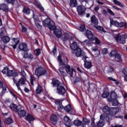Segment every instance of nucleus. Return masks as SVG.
I'll list each match as a JSON object with an SVG mask.
<instances>
[{
  "instance_id": "1",
  "label": "nucleus",
  "mask_w": 127,
  "mask_h": 127,
  "mask_svg": "<svg viewBox=\"0 0 127 127\" xmlns=\"http://www.w3.org/2000/svg\"><path fill=\"white\" fill-rule=\"evenodd\" d=\"M103 111L104 113H107L108 114L105 113L103 115H106L105 117H106L107 122H109L110 119L112 118V116H116L118 113H119V111L120 109L119 108H109L108 106H105L103 108Z\"/></svg>"
},
{
  "instance_id": "2",
  "label": "nucleus",
  "mask_w": 127,
  "mask_h": 127,
  "mask_svg": "<svg viewBox=\"0 0 127 127\" xmlns=\"http://www.w3.org/2000/svg\"><path fill=\"white\" fill-rule=\"evenodd\" d=\"M58 59L60 62V69H64L65 67V70L67 74H69L70 77H75L76 76V71L73 68H71L70 65L65 64V63L63 62L62 59H61V56H59Z\"/></svg>"
},
{
  "instance_id": "3",
  "label": "nucleus",
  "mask_w": 127,
  "mask_h": 127,
  "mask_svg": "<svg viewBox=\"0 0 127 127\" xmlns=\"http://www.w3.org/2000/svg\"><path fill=\"white\" fill-rule=\"evenodd\" d=\"M81 58L84 61V68L88 69H91L92 68V59L87 57L86 55L81 56Z\"/></svg>"
},
{
  "instance_id": "4",
  "label": "nucleus",
  "mask_w": 127,
  "mask_h": 127,
  "mask_svg": "<svg viewBox=\"0 0 127 127\" xmlns=\"http://www.w3.org/2000/svg\"><path fill=\"white\" fill-rule=\"evenodd\" d=\"M114 38L118 43L125 44L126 43V39L127 38V35H121V34H118L114 36Z\"/></svg>"
},
{
  "instance_id": "5",
  "label": "nucleus",
  "mask_w": 127,
  "mask_h": 127,
  "mask_svg": "<svg viewBox=\"0 0 127 127\" xmlns=\"http://www.w3.org/2000/svg\"><path fill=\"white\" fill-rule=\"evenodd\" d=\"M43 26L45 27H48L51 30H54L55 27L54 26V22H53L49 18H47L46 19L43 21Z\"/></svg>"
},
{
  "instance_id": "6",
  "label": "nucleus",
  "mask_w": 127,
  "mask_h": 127,
  "mask_svg": "<svg viewBox=\"0 0 127 127\" xmlns=\"http://www.w3.org/2000/svg\"><path fill=\"white\" fill-rule=\"evenodd\" d=\"M90 123V120L87 118H83L81 122L82 127H89L88 124ZM90 127H95V118H91V126Z\"/></svg>"
},
{
  "instance_id": "7",
  "label": "nucleus",
  "mask_w": 127,
  "mask_h": 127,
  "mask_svg": "<svg viewBox=\"0 0 127 127\" xmlns=\"http://www.w3.org/2000/svg\"><path fill=\"white\" fill-rule=\"evenodd\" d=\"M46 74V69L44 67L37 68L35 71V75H36L38 77L44 76Z\"/></svg>"
},
{
  "instance_id": "8",
  "label": "nucleus",
  "mask_w": 127,
  "mask_h": 127,
  "mask_svg": "<svg viewBox=\"0 0 127 127\" xmlns=\"http://www.w3.org/2000/svg\"><path fill=\"white\" fill-rule=\"evenodd\" d=\"M106 116H107L106 114H102L100 116V120L96 123V127H103L105 126V120L107 121Z\"/></svg>"
},
{
  "instance_id": "9",
  "label": "nucleus",
  "mask_w": 127,
  "mask_h": 127,
  "mask_svg": "<svg viewBox=\"0 0 127 127\" xmlns=\"http://www.w3.org/2000/svg\"><path fill=\"white\" fill-rule=\"evenodd\" d=\"M51 99H52V102H54L55 104L57 105L58 110H62L64 109V106L62 105V102H63V100L56 99L52 97H51Z\"/></svg>"
},
{
  "instance_id": "10",
  "label": "nucleus",
  "mask_w": 127,
  "mask_h": 127,
  "mask_svg": "<svg viewBox=\"0 0 127 127\" xmlns=\"http://www.w3.org/2000/svg\"><path fill=\"white\" fill-rule=\"evenodd\" d=\"M64 86H65L64 83L61 84L60 85L58 86L57 89L58 94H59V95H64L65 93H66V90L65 89Z\"/></svg>"
},
{
  "instance_id": "11",
  "label": "nucleus",
  "mask_w": 127,
  "mask_h": 127,
  "mask_svg": "<svg viewBox=\"0 0 127 127\" xmlns=\"http://www.w3.org/2000/svg\"><path fill=\"white\" fill-rule=\"evenodd\" d=\"M25 83H26V79L23 77H21L18 80V83H16V87L18 91H20V92H21V88H20V86H23V85H25Z\"/></svg>"
},
{
  "instance_id": "12",
  "label": "nucleus",
  "mask_w": 127,
  "mask_h": 127,
  "mask_svg": "<svg viewBox=\"0 0 127 127\" xmlns=\"http://www.w3.org/2000/svg\"><path fill=\"white\" fill-rule=\"evenodd\" d=\"M86 9V7L84 5L78 6L77 7V11L78 13V15H83V14H85Z\"/></svg>"
},
{
  "instance_id": "13",
  "label": "nucleus",
  "mask_w": 127,
  "mask_h": 127,
  "mask_svg": "<svg viewBox=\"0 0 127 127\" xmlns=\"http://www.w3.org/2000/svg\"><path fill=\"white\" fill-rule=\"evenodd\" d=\"M0 37L1 39V41L3 42V43H7L10 40V38L9 37L7 36H3V32H1L0 33Z\"/></svg>"
},
{
  "instance_id": "14",
  "label": "nucleus",
  "mask_w": 127,
  "mask_h": 127,
  "mask_svg": "<svg viewBox=\"0 0 127 127\" xmlns=\"http://www.w3.org/2000/svg\"><path fill=\"white\" fill-rule=\"evenodd\" d=\"M64 110L66 113H68L69 114H70V115H74L75 113V109H72V108H71V105L69 104L64 107Z\"/></svg>"
},
{
  "instance_id": "15",
  "label": "nucleus",
  "mask_w": 127,
  "mask_h": 127,
  "mask_svg": "<svg viewBox=\"0 0 127 127\" xmlns=\"http://www.w3.org/2000/svg\"><path fill=\"white\" fill-rule=\"evenodd\" d=\"M6 76L7 77H17V76H18V73L16 71L9 70L6 74Z\"/></svg>"
},
{
  "instance_id": "16",
  "label": "nucleus",
  "mask_w": 127,
  "mask_h": 127,
  "mask_svg": "<svg viewBox=\"0 0 127 127\" xmlns=\"http://www.w3.org/2000/svg\"><path fill=\"white\" fill-rule=\"evenodd\" d=\"M54 33L55 34L56 36L58 37V38H60L62 34V32H61V30L60 29L56 28L54 30Z\"/></svg>"
},
{
  "instance_id": "17",
  "label": "nucleus",
  "mask_w": 127,
  "mask_h": 127,
  "mask_svg": "<svg viewBox=\"0 0 127 127\" xmlns=\"http://www.w3.org/2000/svg\"><path fill=\"white\" fill-rule=\"evenodd\" d=\"M64 121L65 122V125L67 127H71V120L67 116H65L64 118Z\"/></svg>"
},
{
  "instance_id": "18",
  "label": "nucleus",
  "mask_w": 127,
  "mask_h": 127,
  "mask_svg": "<svg viewBox=\"0 0 127 127\" xmlns=\"http://www.w3.org/2000/svg\"><path fill=\"white\" fill-rule=\"evenodd\" d=\"M12 43H13V45H12L11 47H13L14 49H15V48H16V46H17L18 43H19V38H12Z\"/></svg>"
},
{
  "instance_id": "19",
  "label": "nucleus",
  "mask_w": 127,
  "mask_h": 127,
  "mask_svg": "<svg viewBox=\"0 0 127 127\" xmlns=\"http://www.w3.org/2000/svg\"><path fill=\"white\" fill-rule=\"evenodd\" d=\"M74 53L75 54V56L76 57H81L83 55H86L85 54L82 55V51L81 50V48H78L77 50L74 51Z\"/></svg>"
},
{
  "instance_id": "20",
  "label": "nucleus",
  "mask_w": 127,
  "mask_h": 127,
  "mask_svg": "<svg viewBox=\"0 0 127 127\" xmlns=\"http://www.w3.org/2000/svg\"><path fill=\"white\" fill-rule=\"evenodd\" d=\"M0 10H3V11H5V12H7V11H8V6L4 3L0 4Z\"/></svg>"
},
{
  "instance_id": "21",
  "label": "nucleus",
  "mask_w": 127,
  "mask_h": 127,
  "mask_svg": "<svg viewBox=\"0 0 127 127\" xmlns=\"http://www.w3.org/2000/svg\"><path fill=\"white\" fill-rule=\"evenodd\" d=\"M19 49L22 50V51H26L27 50V46L26 44L24 43H21L19 45Z\"/></svg>"
},
{
  "instance_id": "22",
  "label": "nucleus",
  "mask_w": 127,
  "mask_h": 127,
  "mask_svg": "<svg viewBox=\"0 0 127 127\" xmlns=\"http://www.w3.org/2000/svg\"><path fill=\"white\" fill-rule=\"evenodd\" d=\"M69 34L64 33L61 35L60 38H61L63 41H67L68 40V38H69Z\"/></svg>"
},
{
  "instance_id": "23",
  "label": "nucleus",
  "mask_w": 127,
  "mask_h": 127,
  "mask_svg": "<svg viewBox=\"0 0 127 127\" xmlns=\"http://www.w3.org/2000/svg\"><path fill=\"white\" fill-rule=\"evenodd\" d=\"M116 99H117V93L115 92H111L110 97L108 98V102L114 101Z\"/></svg>"
},
{
  "instance_id": "24",
  "label": "nucleus",
  "mask_w": 127,
  "mask_h": 127,
  "mask_svg": "<svg viewBox=\"0 0 127 127\" xmlns=\"http://www.w3.org/2000/svg\"><path fill=\"white\" fill-rule=\"evenodd\" d=\"M25 120L27 121L29 124H31V122L34 121V118L31 114H28L27 116L25 117Z\"/></svg>"
},
{
  "instance_id": "25",
  "label": "nucleus",
  "mask_w": 127,
  "mask_h": 127,
  "mask_svg": "<svg viewBox=\"0 0 127 127\" xmlns=\"http://www.w3.org/2000/svg\"><path fill=\"white\" fill-rule=\"evenodd\" d=\"M91 23H92L93 24H95V25H98L99 23L98 19L96 18V16L95 15H93L91 17Z\"/></svg>"
},
{
  "instance_id": "26",
  "label": "nucleus",
  "mask_w": 127,
  "mask_h": 127,
  "mask_svg": "<svg viewBox=\"0 0 127 127\" xmlns=\"http://www.w3.org/2000/svg\"><path fill=\"white\" fill-rule=\"evenodd\" d=\"M51 121L53 125H56L57 122H58V118L57 116L52 115L51 117Z\"/></svg>"
},
{
  "instance_id": "27",
  "label": "nucleus",
  "mask_w": 127,
  "mask_h": 127,
  "mask_svg": "<svg viewBox=\"0 0 127 127\" xmlns=\"http://www.w3.org/2000/svg\"><path fill=\"white\" fill-rule=\"evenodd\" d=\"M69 2V5L70 7H76V6L78 5L77 0H70Z\"/></svg>"
},
{
  "instance_id": "28",
  "label": "nucleus",
  "mask_w": 127,
  "mask_h": 127,
  "mask_svg": "<svg viewBox=\"0 0 127 127\" xmlns=\"http://www.w3.org/2000/svg\"><path fill=\"white\" fill-rule=\"evenodd\" d=\"M70 48L72 49V50H77L78 48H80L79 47H78V45L77 44V43L75 42H73L70 45Z\"/></svg>"
},
{
  "instance_id": "29",
  "label": "nucleus",
  "mask_w": 127,
  "mask_h": 127,
  "mask_svg": "<svg viewBox=\"0 0 127 127\" xmlns=\"http://www.w3.org/2000/svg\"><path fill=\"white\" fill-rule=\"evenodd\" d=\"M17 113H18V114L20 117H22L23 118H24L25 115H26V111L23 110L19 109Z\"/></svg>"
},
{
  "instance_id": "30",
  "label": "nucleus",
  "mask_w": 127,
  "mask_h": 127,
  "mask_svg": "<svg viewBox=\"0 0 127 127\" xmlns=\"http://www.w3.org/2000/svg\"><path fill=\"white\" fill-rule=\"evenodd\" d=\"M52 84L53 85V87H58V86H60V84H63L60 83V82L57 80V79H53L52 80Z\"/></svg>"
},
{
  "instance_id": "31",
  "label": "nucleus",
  "mask_w": 127,
  "mask_h": 127,
  "mask_svg": "<svg viewBox=\"0 0 127 127\" xmlns=\"http://www.w3.org/2000/svg\"><path fill=\"white\" fill-rule=\"evenodd\" d=\"M10 108L12 111H13V112H15V113H17L18 112V110L19 109H17V106L15 104H11L10 105Z\"/></svg>"
},
{
  "instance_id": "32",
  "label": "nucleus",
  "mask_w": 127,
  "mask_h": 127,
  "mask_svg": "<svg viewBox=\"0 0 127 127\" xmlns=\"http://www.w3.org/2000/svg\"><path fill=\"white\" fill-rule=\"evenodd\" d=\"M82 43L84 44V45H86V46H91V45L93 44V42L91 40H86L83 41Z\"/></svg>"
},
{
  "instance_id": "33",
  "label": "nucleus",
  "mask_w": 127,
  "mask_h": 127,
  "mask_svg": "<svg viewBox=\"0 0 127 127\" xmlns=\"http://www.w3.org/2000/svg\"><path fill=\"white\" fill-rule=\"evenodd\" d=\"M24 58L25 59H28L29 60H32L33 59V54H25L24 56Z\"/></svg>"
},
{
  "instance_id": "34",
  "label": "nucleus",
  "mask_w": 127,
  "mask_h": 127,
  "mask_svg": "<svg viewBox=\"0 0 127 127\" xmlns=\"http://www.w3.org/2000/svg\"><path fill=\"white\" fill-rule=\"evenodd\" d=\"M86 34L87 38L89 39H92L93 38V34H92V32H91V31L89 30H86Z\"/></svg>"
},
{
  "instance_id": "35",
  "label": "nucleus",
  "mask_w": 127,
  "mask_h": 127,
  "mask_svg": "<svg viewBox=\"0 0 127 127\" xmlns=\"http://www.w3.org/2000/svg\"><path fill=\"white\" fill-rule=\"evenodd\" d=\"M125 27V28H127V23L126 22L119 23L118 22L117 27Z\"/></svg>"
},
{
  "instance_id": "36",
  "label": "nucleus",
  "mask_w": 127,
  "mask_h": 127,
  "mask_svg": "<svg viewBox=\"0 0 127 127\" xmlns=\"http://www.w3.org/2000/svg\"><path fill=\"white\" fill-rule=\"evenodd\" d=\"M23 12L25 14H30V9L27 6H25L23 8Z\"/></svg>"
},
{
  "instance_id": "37",
  "label": "nucleus",
  "mask_w": 127,
  "mask_h": 127,
  "mask_svg": "<svg viewBox=\"0 0 127 127\" xmlns=\"http://www.w3.org/2000/svg\"><path fill=\"white\" fill-rule=\"evenodd\" d=\"M119 55V53H118V52L116 50H114L112 51L110 54V56L111 57H116V56Z\"/></svg>"
},
{
  "instance_id": "38",
  "label": "nucleus",
  "mask_w": 127,
  "mask_h": 127,
  "mask_svg": "<svg viewBox=\"0 0 127 127\" xmlns=\"http://www.w3.org/2000/svg\"><path fill=\"white\" fill-rule=\"evenodd\" d=\"M115 59L117 62H122V56H121L120 54H118V55L116 56Z\"/></svg>"
},
{
  "instance_id": "39",
  "label": "nucleus",
  "mask_w": 127,
  "mask_h": 127,
  "mask_svg": "<svg viewBox=\"0 0 127 127\" xmlns=\"http://www.w3.org/2000/svg\"><path fill=\"white\" fill-rule=\"evenodd\" d=\"M108 79L110 80V81H113V82H115L116 85H119L120 84V81L118 80H116V79L112 77H108Z\"/></svg>"
},
{
  "instance_id": "40",
  "label": "nucleus",
  "mask_w": 127,
  "mask_h": 127,
  "mask_svg": "<svg viewBox=\"0 0 127 127\" xmlns=\"http://www.w3.org/2000/svg\"><path fill=\"white\" fill-rule=\"evenodd\" d=\"M41 92H42V88L40 85L38 84L37 89H36V94H40Z\"/></svg>"
},
{
  "instance_id": "41",
  "label": "nucleus",
  "mask_w": 127,
  "mask_h": 127,
  "mask_svg": "<svg viewBox=\"0 0 127 127\" xmlns=\"http://www.w3.org/2000/svg\"><path fill=\"white\" fill-rule=\"evenodd\" d=\"M113 2L115 3V4L119 5V6H121V7H124V4H122V3H121V2L118 0H113Z\"/></svg>"
},
{
  "instance_id": "42",
  "label": "nucleus",
  "mask_w": 127,
  "mask_h": 127,
  "mask_svg": "<svg viewBox=\"0 0 127 127\" xmlns=\"http://www.w3.org/2000/svg\"><path fill=\"white\" fill-rule=\"evenodd\" d=\"M95 28L97 29L98 30H99V31H101V32H104L106 33V31L104 29V27L100 26H95Z\"/></svg>"
},
{
  "instance_id": "43",
  "label": "nucleus",
  "mask_w": 127,
  "mask_h": 127,
  "mask_svg": "<svg viewBox=\"0 0 127 127\" xmlns=\"http://www.w3.org/2000/svg\"><path fill=\"white\" fill-rule=\"evenodd\" d=\"M109 102H111V103H112L113 106H118V105H120V103L117 99H114L113 101H110Z\"/></svg>"
},
{
  "instance_id": "44",
  "label": "nucleus",
  "mask_w": 127,
  "mask_h": 127,
  "mask_svg": "<svg viewBox=\"0 0 127 127\" xmlns=\"http://www.w3.org/2000/svg\"><path fill=\"white\" fill-rule=\"evenodd\" d=\"M112 25H115V26L117 27L118 26V21L110 19V26H112Z\"/></svg>"
},
{
  "instance_id": "45",
  "label": "nucleus",
  "mask_w": 127,
  "mask_h": 127,
  "mask_svg": "<svg viewBox=\"0 0 127 127\" xmlns=\"http://www.w3.org/2000/svg\"><path fill=\"white\" fill-rule=\"evenodd\" d=\"M74 124L75 126H77V127H80V126L82 125V122H81L80 120H75Z\"/></svg>"
},
{
  "instance_id": "46",
  "label": "nucleus",
  "mask_w": 127,
  "mask_h": 127,
  "mask_svg": "<svg viewBox=\"0 0 127 127\" xmlns=\"http://www.w3.org/2000/svg\"><path fill=\"white\" fill-rule=\"evenodd\" d=\"M59 70L62 76H63V77H65V76H67V73H66V72H65V71L63 70V69L59 68Z\"/></svg>"
},
{
  "instance_id": "47",
  "label": "nucleus",
  "mask_w": 127,
  "mask_h": 127,
  "mask_svg": "<svg viewBox=\"0 0 127 127\" xmlns=\"http://www.w3.org/2000/svg\"><path fill=\"white\" fill-rule=\"evenodd\" d=\"M13 121L12 119L10 118H8L6 119L5 123L7 125H10V124H12Z\"/></svg>"
},
{
  "instance_id": "48",
  "label": "nucleus",
  "mask_w": 127,
  "mask_h": 127,
  "mask_svg": "<svg viewBox=\"0 0 127 127\" xmlns=\"http://www.w3.org/2000/svg\"><path fill=\"white\" fill-rule=\"evenodd\" d=\"M9 69H8V67H5L1 71L2 73L3 74H5L6 75L8 72Z\"/></svg>"
},
{
  "instance_id": "49",
  "label": "nucleus",
  "mask_w": 127,
  "mask_h": 127,
  "mask_svg": "<svg viewBox=\"0 0 127 127\" xmlns=\"http://www.w3.org/2000/svg\"><path fill=\"white\" fill-rule=\"evenodd\" d=\"M92 40L93 41H95V44L97 45L101 43V41H100V40H99V39H98L97 37H94L93 38H92Z\"/></svg>"
},
{
  "instance_id": "50",
  "label": "nucleus",
  "mask_w": 127,
  "mask_h": 127,
  "mask_svg": "<svg viewBox=\"0 0 127 127\" xmlns=\"http://www.w3.org/2000/svg\"><path fill=\"white\" fill-rule=\"evenodd\" d=\"M109 92L107 91H104V93L102 94V98H108V96H109Z\"/></svg>"
},
{
  "instance_id": "51",
  "label": "nucleus",
  "mask_w": 127,
  "mask_h": 127,
  "mask_svg": "<svg viewBox=\"0 0 127 127\" xmlns=\"http://www.w3.org/2000/svg\"><path fill=\"white\" fill-rule=\"evenodd\" d=\"M33 19H34V20L35 21V24H36V23H39V19L36 16L34 15L33 16Z\"/></svg>"
},
{
  "instance_id": "52",
  "label": "nucleus",
  "mask_w": 127,
  "mask_h": 127,
  "mask_svg": "<svg viewBox=\"0 0 127 127\" xmlns=\"http://www.w3.org/2000/svg\"><path fill=\"white\" fill-rule=\"evenodd\" d=\"M30 80V83H31V85H34V83H33V82H34V81H35V78L34 77H33V76L31 75Z\"/></svg>"
},
{
  "instance_id": "53",
  "label": "nucleus",
  "mask_w": 127,
  "mask_h": 127,
  "mask_svg": "<svg viewBox=\"0 0 127 127\" xmlns=\"http://www.w3.org/2000/svg\"><path fill=\"white\" fill-rule=\"evenodd\" d=\"M21 75L23 77V78H25V77H26V73H25L24 70L22 68H21Z\"/></svg>"
},
{
  "instance_id": "54",
  "label": "nucleus",
  "mask_w": 127,
  "mask_h": 127,
  "mask_svg": "<svg viewBox=\"0 0 127 127\" xmlns=\"http://www.w3.org/2000/svg\"><path fill=\"white\" fill-rule=\"evenodd\" d=\"M35 53L37 56H39V55L40 54V53H41L40 49H36L35 51Z\"/></svg>"
},
{
  "instance_id": "55",
  "label": "nucleus",
  "mask_w": 127,
  "mask_h": 127,
  "mask_svg": "<svg viewBox=\"0 0 127 127\" xmlns=\"http://www.w3.org/2000/svg\"><path fill=\"white\" fill-rule=\"evenodd\" d=\"M122 73L123 74H124V76H126L127 75V67H126L124 68L122 71Z\"/></svg>"
},
{
  "instance_id": "56",
  "label": "nucleus",
  "mask_w": 127,
  "mask_h": 127,
  "mask_svg": "<svg viewBox=\"0 0 127 127\" xmlns=\"http://www.w3.org/2000/svg\"><path fill=\"white\" fill-rule=\"evenodd\" d=\"M35 25L37 26L38 29H39V30H41V29H42V26L39 24V23L35 24Z\"/></svg>"
},
{
  "instance_id": "57",
  "label": "nucleus",
  "mask_w": 127,
  "mask_h": 127,
  "mask_svg": "<svg viewBox=\"0 0 127 127\" xmlns=\"http://www.w3.org/2000/svg\"><path fill=\"white\" fill-rule=\"evenodd\" d=\"M56 50V46H55L53 48L52 51V54H53V55H55V53L57 52Z\"/></svg>"
},
{
  "instance_id": "58",
  "label": "nucleus",
  "mask_w": 127,
  "mask_h": 127,
  "mask_svg": "<svg viewBox=\"0 0 127 127\" xmlns=\"http://www.w3.org/2000/svg\"><path fill=\"white\" fill-rule=\"evenodd\" d=\"M91 50L92 51H94L95 52L98 51V46L93 47L91 48Z\"/></svg>"
},
{
  "instance_id": "59",
  "label": "nucleus",
  "mask_w": 127,
  "mask_h": 127,
  "mask_svg": "<svg viewBox=\"0 0 127 127\" xmlns=\"http://www.w3.org/2000/svg\"><path fill=\"white\" fill-rule=\"evenodd\" d=\"M107 11L109 12V13H110V14H111V15H115V13H114V12H113L112 11V10H111V9L110 8H107Z\"/></svg>"
},
{
  "instance_id": "60",
  "label": "nucleus",
  "mask_w": 127,
  "mask_h": 127,
  "mask_svg": "<svg viewBox=\"0 0 127 127\" xmlns=\"http://www.w3.org/2000/svg\"><path fill=\"white\" fill-rule=\"evenodd\" d=\"M7 3H14L15 0H5Z\"/></svg>"
},
{
  "instance_id": "61",
  "label": "nucleus",
  "mask_w": 127,
  "mask_h": 127,
  "mask_svg": "<svg viewBox=\"0 0 127 127\" xmlns=\"http://www.w3.org/2000/svg\"><path fill=\"white\" fill-rule=\"evenodd\" d=\"M108 53V49L107 48H104L102 50V54L105 55Z\"/></svg>"
},
{
  "instance_id": "62",
  "label": "nucleus",
  "mask_w": 127,
  "mask_h": 127,
  "mask_svg": "<svg viewBox=\"0 0 127 127\" xmlns=\"http://www.w3.org/2000/svg\"><path fill=\"white\" fill-rule=\"evenodd\" d=\"M102 13L104 15H106L108 14V11L105 9H103L102 10Z\"/></svg>"
},
{
  "instance_id": "63",
  "label": "nucleus",
  "mask_w": 127,
  "mask_h": 127,
  "mask_svg": "<svg viewBox=\"0 0 127 127\" xmlns=\"http://www.w3.org/2000/svg\"><path fill=\"white\" fill-rule=\"evenodd\" d=\"M85 29H86V28H85V26L84 25L80 26L79 28L80 31H84Z\"/></svg>"
},
{
  "instance_id": "64",
  "label": "nucleus",
  "mask_w": 127,
  "mask_h": 127,
  "mask_svg": "<svg viewBox=\"0 0 127 127\" xmlns=\"http://www.w3.org/2000/svg\"><path fill=\"white\" fill-rule=\"evenodd\" d=\"M114 71V68L112 67H108L107 69L108 73H112Z\"/></svg>"
}]
</instances>
